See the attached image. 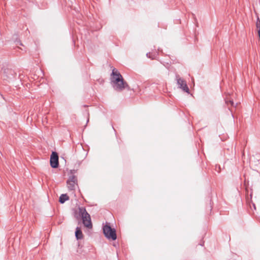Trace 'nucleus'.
Returning a JSON list of instances; mask_svg holds the SVG:
<instances>
[{"instance_id": "obj_3", "label": "nucleus", "mask_w": 260, "mask_h": 260, "mask_svg": "<svg viewBox=\"0 0 260 260\" xmlns=\"http://www.w3.org/2000/svg\"><path fill=\"white\" fill-rule=\"evenodd\" d=\"M103 231L105 236L108 239L114 241L117 239L116 230L111 226L110 223L106 222L103 227Z\"/></svg>"}, {"instance_id": "obj_2", "label": "nucleus", "mask_w": 260, "mask_h": 260, "mask_svg": "<svg viewBox=\"0 0 260 260\" xmlns=\"http://www.w3.org/2000/svg\"><path fill=\"white\" fill-rule=\"evenodd\" d=\"M79 215L82 219V222L84 225L87 228L90 229L92 228L90 216L84 207L79 208Z\"/></svg>"}, {"instance_id": "obj_6", "label": "nucleus", "mask_w": 260, "mask_h": 260, "mask_svg": "<svg viewBox=\"0 0 260 260\" xmlns=\"http://www.w3.org/2000/svg\"><path fill=\"white\" fill-rule=\"evenodd\" d=\"M75 236L77 240H81L83 238V234L80 228H76L75 231Z\"/></svg>"}, {"instance_id": "obj_8", "label": "nucleus", "mask_w": 260, "mask_h": 260, "mask_svg": "<svg viewBox=\"0 0 260 260\" xmlns=\"http://www.w3.org/2000/svg\"><path fill=\"white\" fill-rule=\"evenodd\" d=\"M67 183L68 185V189L70 190H74L75 184H77V183H76L75 182H69L68 181H67Z\"/></svg>"}, {"instance_id": "obj_4", "label": "nucleus", "mask_w": 260, "mask_h": 260, "mask_svg": "<svg viewBox=\"0 0 260 260\" xmlns=\"http://www.w3.org/2000/svg\"><path fill=\"white\" fill-rule=\"evenodd\" d=\"M50 164L52 168H57L58 167V155L57 152H52V154L50 156Z\"/></svg>"}, {"instance_id": "obj_7", "label": "nucleus", "mask_w": 260, "mask_h": 260, "mask_svg": "<svg viewBox=\"0 0 260 260\" xmlns=\"http://www.w3.org/2000/svg\"><path fill=\"white\" fill-rule=\"evenodd\" d=\"M69 200V197L67 194H62L59 197V202L60 204H63L66 201Z\"/></svg>"}, {"instance_id": "obj_11", "label": "nucleus", "mask_w": 260, "mask_h": 260, "mask_svg": "<svg viewBox=\"0 0 260 260\" xmlns=\"http://www.w3.org/2000/svg\"><path fill=\"white\" fill-rule=\"evenodd\" d=\"M225 103L226 104H228L229 103H230L232 106H234V103L233 102V100H230V101H227L226 100L225 101Z\"/></svg>"}, {"instance_id": "obj_5", "label": "nucleus", "mask_w": 260, "mask_h": 260, "mask_svg": "<svg viewBox=\"0 0 260 260\" xmlns=\"http://www.w3.org/2000/svg\"><path fill=\"white\" fill-rule=\"evenodd\" d=\"M176 78L178 87L182 89L184 92L188 93H189V89L187 85L186 81L181 78H179L178 75L176 76Z\"/></svg>"}, {"instance_id": "obj_9", "label": "nucleus", "mask_w": 260, "mask_h": 260, "mask_svg": "<svg viewBox=\"0 0 260 260\" xmlns=\"http://www.w3.org/2000/svg\"><path fill=\"white\" fill-rule=\"evenodd\" d=\"M69 182H75L76 183H77V177L74 175H72L69 177V179L67 180Z\"/></svg>"}, {"instance_id": "obj_12", "label": "nucleus", "mask_w": 260, "mask_h": 260, "mask_svg": "<svg viewBox=\"0 0 260 260\" xmlns=\"http://www.w3.org/2000/svg\"><path fill=\"white\" fill-rule=\"evenodd\" d=\"M256 26L257 28L260 27V19L258 18L256 20Z\"/></svg>"}, {"instance_id": "obj_10", "label": "nucleus", "mask_w": 260, "mask_h": 260, "mask_svg": "<svg viewBox=\"0 0 260 260\" xmlns=\"http://www.w3.org/2000/svg\"><path fill=\"white\" fill-rule=\"evenodd\" d=\"M146 56L147 57L153 59L155 58V57L156 56V54H155V53L152 54L151 53L149 52L146 54Z\"/></svg>"}, {"instance_id": "obj_1", "label": "nucleus", "mask_w": 260, "mask_h": 260, "mask_svg": "<svg viewBox=\"0 0 260 260\" xmlns=\"http://www.w3.org/2000/svg\"><path fill=\"white\" fill-rule=\"evenodd\" d=\"M110 80L113 88L117 91H121L125 88L129 89L127 82L124 81L121 74L115 68L112 70Z\"/></svg>"}]
</instances>
